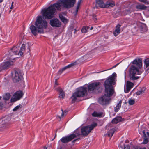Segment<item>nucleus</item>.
<instances>
[{"label":"nucleus","mask_w":149,"mask_h":149,"mask_svg":"<svg viewBox=\"0 0 149 149\" xmlns=\"http://www.w3.org/2000/svg\"><path fill=\"white\" fill-rule=\"evenodd\" d=\"M75 2V0L58 1L47 8L42 10L41 12L42 15L45 19H51L54 17L56 10H60L62 6L67 8H70L74 6Z\"/></svg>","instance_id":"f257e3e1"},{"label":"nucleus","mask_w":149,"mask_h":149,"mask_svg":"<svg viewBox=\"0 0 149 149\" xmlns=\"http://www.w3.org/2000/svg\"><path fill=\"white\" fill-rule=\"evenodd\" d=\"M117 74L113 73L111 76H109L105 81L104 85L105 87V95L107 96H112L114 90L112 85H114L117 81Z\"/></svg>","instance_id":"f03ea898"},{"label":"nucleus","mask_w":149,"mask_h":149,"mask_svg":"<svg viewBox=\"0 0 149 149\" xmlns=\"http://www.w3.org/2000/svg\"><path fill=\"white\" fill-rule=\"evenodd\" d=\"M47 22L45 19L42 18L41 16H38L35 23L36 26L38 29V33H43L44 29L47 28Z\"/></svg>","instance_id":"7ed1b4c3"},{"label":"nucleus","mask_w":149,"mask_h":149,"mask_svg":"<svg viewBox=\"0 0 149 149\" xmlns=\"http://www.w3.org/2000/svg\"><path fill=\"white\" fill-rule=\"evenodd\" d=\"M87 94V88L82 87L77 88L76 92L73 93L71 97L72 102H75L77 98L83 97Z\"/></svg>","instance_id":"20e7f679"},{"label":"nucleus","mask_w":149,"mask_h":149,"mask_svg":"<svg viewBox=\"0 0 149 149\" xmlns=\"http://www.w3.org/2000/svg\"><path fill=\"white\" fill-rule=\"evenodd\" d=\"M142 72L139 71V68L136 66L132 65L130 68L129 70L130 76L131 79L134 80L139 78V77L135 76V74H140Z\"/></svg>","instance_id":"39448f33"},{"label":"nucleus","mask_w":149,"mask_h":149,"mask_svg":"<svg viewBox=\"0 0 149 149\" xmlns=\"http://www.w3.org/2000/svg\"><path fill=\"white\" fill-rule=\"evenodd\" d=\"M9 117L0 119V131L8 128L11 124Z\"/></svg>","instance_id":"423d86ee"},{"label":"nucleus","mask_w":149,"mask_h":149,"mask_svg":"<svg viewBox=\"0 0 149 149\" xmlns=\"http://www.w3.org/2000/svg\"><path fill=\"white\" fill-rule=\"evenodd\" d=\"M97 125L96 123H94L91 125L84 127L81 129L82 135L84 136L87 135Z\"/></svg>","instance_id":"0eeeda50"},{"label":"nucleus","mask_w":149,"mask_h":149,"mask_svg":"<svg viewBox=\"0 0 149 149\" xmlns=\"http://www.w3.org/2000/svg\"><path fill=\"white\" fill-rule=\"evenodd\" d=\"M26 45L25 44H23L20 48V50L18 51L19 49L17 47L14 46L11 49V52L14 54L20 55L22 57L23 56V54L25 51L26 48Z\"/></svg>","instance_id":"6e6552de"},{"label":"nucleus","mask_w":149,"mask_h":149,"mask_svg":"<svg viewBox=\"0 0 149 149\" xmlns=\"http://www.w3.org/2000/svg\"><path fill=\"white\" fill-rule=\"evenodd\" d=\"M100 83L96 82L89 84L88 86V91L89 93H93L96 92L98 89L100 88Z\"/></svg>","instance_id":"1a4fd4ad"},{"label":"nucleus","mask_w":149,"mask_h":149,"mask_svg":"<svg viewBox=\"0 0 149 149\" xmlns=\"http://www.w3.org/2000/svg\"><path fill=\"white\" fill-rule=\"evenodd\" d=\"M23 94L22 91H17L11 97L10 100L11 102H15L20 100L22 98Z\"/></svg>","instance_id":"9d476101"},{"label":"nucleus","mask_w":149,"mask_h":149,"mask_svg":"<svg viewBox=\"0 0 149 149\" xmlns=\"http://www.w3.org/2000/svg\"><path fill=\"white\" fill-rule=\"evenodd\" d=\"M111 96H108L105 95H104L99 98L98 102L100 104L102 105H105L109 103L110 100V97Z\"/></svg>","instance_id":"9b49d317"},{"label":"nucleus","mask_w":149,"mask_h":149,"mask_svg":"<svg viewBox=\"0 0 149 149\" xmlns=\"http://www.w3.org/2000/svg\"><path fill=\"white\" fill-rule=\"evenodd\" d=\"M23 74L19 71H16L13 75V79L14 82H17L21 80L23 78Z\"/></svg>","instance_id":"f8f14e48"},{"label":"nucleus","mask_w":149,"mask_h":149,"mask_svg":"<svg viewBox=\"0 0 149 149\" xmlns=\"http://www.w3.org/2000/svg\"><path fill=\"white\" fill-rule=\"evenodd\" d=\"M76 137V135L74 134H72L70 135L65 136L62 138L60 140L63 143H66L70 141Z\"/></svg>","instance_id":"ddd939ff"},{"label":"nucleus","mask_w":149,"mask_h":149,"mask_svg":"<svg viewBox=\"0 0 149 149\" xmlns=\"http://www.w3.org/2000/svg\"><path fill=\"white\" fill-rule=\"evenodd\" d=\"M13 64L14 62L13 61L11 60L3 63L0 65L1 71L2 69L8 68L13 65Z\"/></svg>","instance_id":"4468645a"},{"label":"nucleus","mask_w":149,"mask_h":149,"mask_svg":"<svg viewBox=\"0 0 149 149\" xmlns=\"http://www.w3.org/2000/svg\"><path fill=\"white\" fill-rule=\"evenodd\" d=\"M50 24L52 27H59L61 25V23L57 19H53L50 20Z\"/></svg>","instance_id":"2eb2a0df"},{"label":"nucleus","mask_w":149,"mask_h":149,"mask_svg":"<svg viewBox=\"0 0 149 149\" xmlns=\"http://www.w3.org/2000/svg\"><path fill=\"white\" fill-rule=\"evenodd\" d=\"M142 60L141 59H135L131 63L133 64H135L138 66L139 69L142 66Z\"/></svg>","instance_id":"dca6fc26"},{"label":"nucleus","mask_w":149,"mask_h":149,"mask_svg":"<svg viewBox=\"0 0 149 149\" xmlns=\"http://www.w3.org/2000/svg\"><path fill=\"white\" fill-rule=\"evenodd\" d=\"M134 84L129 81L126 82V89L124 90L125 92L127 93L129 92L131 89L133 87Z\"/></svg>","instance_id":"f3484780"},{"label":"nucleus","mask_w":149,"mask_h":149,"mask_svg":"<svg viewBox=\"0 0 149 149\" xmlns=\"http://www.w3.org/2000/svg\"><path fill=\"white\" fill-rule=\"evenodd\" d=\"M144 68L146 72H149V59L146 58L144 61Z\"/></svg>","instance_id":"a211bd4d"},{"label":"nucleus","mask_w":149,"mask_h":149,"mask_svg":"<svg viewBox=\"0 0 149 149\" xmlns=\"http://www.w3.org/2000/svg\"><path fill=\"white\" fill-rule=\"evenodd\" d=\"M75 64V63H71L65 67L62 68L60 69L58 72V74L59 75L61 74L62 72L65 71L66 69L69 68L72 66L74 65Z\"/></svg>","instance_id":"6ab92c4d"},{"label":"nucleus","mask_w":149,"mask_h":149,"mask_svg":"<svg viewBox=\"0 0 149 149\" xmlns=\"http://www.w3.org/2000/svg\"><path fill=\"white\" fill-rule=\"evenodd\" d=\"M115 5V3L112 0H108L105 4L104 8L113 7Z\"/></svg>","instance_id":"aec40b11"},{"label":"nucleus","mask_w":149,"mask_h":149,"mask_svg":"<svg viewBox=\"0 0 149 149\" xmlns=\"http://www.w3.org/2000/svg\"><path fill=\"white\" fill-rule=\"evenodd\" d=\"M30 29L31 30L32 33L34 36H36L37 35V32L38 33V29L33 25H31L30 27Z\"/></svg>","instance_id":"412c9836"},{"label":"nucleus","mask_w":149,"mask_h":149,"mask_svg":"<svg viewBox=\"0 0 149 149\" xmlns=\"http://www.w3.org/2000/svg\"><path fill=\"white\" fill-rule=\"evenodd\" d=\"M119 146L120 147V149H130L129 145H125L124 142L123 141H121Z\"/></svg>","instance_id":"4be33fe9"},{"label":"nucleus","mask_w":149,"mask_h":149,"mask_svg":"<svg viewBox=\"0 0 149 149\" xmlns=\"http://www.w3.org/2000/svg\"><path fill=\"white\" fill-rule=\"evenodd\" d=\"M121 25L118 24L116 26V29L113 32L114 35L115 36H117L120 33V27H121Z\"/></svg>","instance_id":"5701e85b"},{"label":"nucleus","mask_w":149,"mask_h":149,"mask_svg":"<svg viewBox=\"0 0 149 149\" xmlns=\"http://www.w3.org/2000/svg\"><path fill=\"white\" fill-rule=\"evenodd\" d=\"M96 3L100 7L102 8H104L105 3L103 0H96Z\"/></svg>","instance_id":"b1692460"},{"label":"nucleus","mask_w":149,"mask_h":149,"mask_svg":"<svg viewBox=\"0 0 149 149\" xmlns=\"http://www.w3.org/2000/svg\"><path fill=\"white\" fill-rule=\"evenodd\" d=\"M122 118L120 116H118L113 119L112 121V123L113 124H116L122 121Z\"/></svg>","instance_id":"393cba45"},{"label":"nucleus","mask_w":149,"mask_h":149,"mask_svg":"<svg viewBox=\"0 0 149 149\" xmlns=\"http://www.w3.org/2000/svg\"><path fill=\"white\" fill-rule=\"evenodd\" d=\"M57 90L59 93V97L63 98L65 97V93L63 90L60 88H58Z\"/></svg>","instance_id":"a878e982"},{"label":"nucleus","mask_w":149,"mask_h":149,"mask_svg":"<svg viewBox=\"0 0 149 149\" xmlns=\"http://www.w3.org/2000/svg\"><path fill=\"white\" fill-rule=\"evenodd\" d=\"M59 17L61 21L64 23L66 24L68 22V20L63 16L62 14L61 13L59 14Z\"/></svg>","instance_id":"bb28decb"},{"label":"nucleus","mask_w":149,"mask_h":149,"mask_svg":"<svg viewBox=\"0 0 149 149\" xmlns=\"http://www.w3.org/2000/svg\"><path fill=\"white\" fill-rule=\"evenodd\" d=\"M142 133L143 135V142L141 143V144H146L148 143V138H147L145 131L143 130L142 131Z\"/></svg>","instance_id":"cd10ccee"},{"label":"nucleus","mask_w":149,"mask_h":149,"mask_svg":"<svg viewBox=\"0 0 149 149\" xmlns=\"http://www.w3.org/2000/svg\"><path fill=\"white\" fill-rule=\"evenodd\" d=\"M115 131V129L113 128L111 129H110L107 132V133L108 136L109 137H110L111 138L113 135Z\"/></svg>","instance_id":"c85d7f7f"},{"label":"nucleus","mask_w":149,"mask_h":149,"mask_svg":"<svg viewBox=\"0 0 149 149\" xmlns=\"http://www.w3.org/2000/svg\"><path fill=\"white\" fill-rule=\"evenodd\" d=\"M122 103V101L120 100L119 101L118 104H117L116 107L114 108V111L116 112H117L121 107V104Z\"/></svg>","instance_id":"c756f323"},{"label":"nucleus","mask_w":149,"mask_h":149,"mask_svg":"<svg viewBox=\"0 0 149 149\" xmlns=\"http://www.w3.org/2000/svg\"><path fill=\"white\" fill-rule=\"evenodd\" d=\"M136 8L137 9L141 10H145L147 8V7L142 4H139L136 6Z\"/></svg>","instance_id":"7c9ffc66"},{"label":"nucleus","mask_w":149,"mask_h":149,"mask_svg":"<svg viewBox=\"0 0 149 149\" xmlns=\"http://www.w3.org/2000/svg\"><path fill=\"white\" fill-rule=\"evenodd\" d=\"M92 116L94 117H100L102 115V113L100 112L94 111L92 114Z\"/></svg>","instance_id":"2f4dec72"},{"label":"nucleus","mask_w":149,"mask_h":149,"mask_svg":"<svg viewBox=\"0 0 149 149\" xmlns=\"http://www.w3.org/2000/svg\"><path fill=\"white\" fill-rule=\"evenodd\" d=\"M10 93H6L3 96V99L5 101L8 100L10 99Z\"/></svg>","instance_id":"473e14b6"},{"label":"nucleus","mask_w":149,"mask_h":149,"mask_svg":"<svg viewBox=\"0 0 149 149\" xmlns=\"http://www.w3.org/2000/svg\"><path fill=\"white\" fill-rule=\"evenodd\" d=\"M82 0H79L78 2L75 11V13L74 14L75 15H76L79 9V8L80 7V5L82 1Z\"/></svg>","instance_id":"72a5a7b5"},{"label":"nucleus","mask_w":149,"mask_h":149,"mask_svg":"<svg viewBox=\"0 0 149 149\" xmlns=\"http://www.w3.org/2000/svg\"><path fill=\"white\" fill-rule=\"evenodd\" d=\"M130 10L129 8H127L124 9L122 13V15H125L129 13Z\"/></svg>","instance_id":"f704fd0d"},{"label":"nucleus","mask_w":149,"mask_h":149,"mask_svg":"<svg viewBox=\"0 0 149 149\" xmlns=\"http://www.w3.org/2000/svg\"><path fill=\"white\" fill-rule=\"evenodd\" d=\"M145 90V88H142L140 90L136 92V94L138 95H141L144 93Z\"/></svg>","instance_id":"c9c22d12"},{"label":"nucleus","mask_w":149,"mask_h":149,"mask_svg":"<svg viewBox=\"0 0 149 149\" xmlns=\"http://www.w3.org/2000/svg\"><path fill=\"white\" fill-rule=\"evenodd\" d=\"M67 111L65 110L63 111L62 109L61 110V111L58 114H61V118H63L67 114Z\"/></svg>","instance_id":"e433bc0d"},{"label":"nucleus","mask_w":149,"mask_h":149,"mask_svg":"<svg viewBox=\"0 0 149 149\" xmlns=\"http://www.w3.org/2000/svg\"><path fill=\"white\" fill-rule=\"evenodd\" d=\"M89 28V27L88 26H84L81 29V32L83 33H86L87 31V30Z\"/></svg>","instance_id":"4c0bfd02"},{"label":"nucleus","mask_w":149,"mask_h":149,"mask_svg":"<svg viewBox=\"0 0 149 149\" xmlns=\"http://www.w3.org/2000/svg\"><path fill=\"white\" fill-rule=\"evenodd\" d=\"M135 99H129L128 101V103L130 105L134 104L135 103Z\"/></svg>","instance_id":"58836bf2"},{"label":"nucleus","mask_w":149,"mask_h":149,"mask_svg":"<svg viewBox=\"0 0 149 149\" xmlns=\"http://www.w3.org/2000/svg\"><path fill=\"white\" fill-rule=\"evenodd\" d=\"M141 2L144 3L146 4H149V0H139Z\"/></svg>","instance_id":"ea45409f"},{"label":"nucleus","mask_w":149,"mask_h":149,"mask_svg":"<svg viewBox=\"0 0 149 149\" xmlns=\"http://www.w3.org/2000/svg\"><path fill=\"white\" fill-rule=\"evenodd\" d=\"M144 31H146L147 30V27L145 24H143L141 26Z\"/></svg>","instance_id":"a19ab883"},{"label":"nucleus","mask_w":149,"mask_h":149,"mask_svg":"<svg viewBox=\"0 0 149 149\" xmlns=\"http://www.w3.org/2000/svg\"><path fill=\"white\" fill-rule=\"evenodd\" d=\"M21 107V105H19L15 107L13 110V111H14L17 110L20 108Z\"/></svg>","instance_id":"79ce46f5"},{"label":"nucleus","mask_w":149,"mask_h":149,"mask_svg":"<svg viewBox=\"0 0 149 149\" xmlns=\"http://www.w3.org/2000/svg\"><path fill=\"white\" fill-rule=\"evenodd\" d=\"M93 19L95 21V22H97V19L96 17L95 16H93Z\"/></svg>","instance_id":"37998d69"},{"label":"nucleus","mask_w":149,"mask_h":149,"mask_svg":"<svg viewBox=\"0 0 149 149\" xmlns=\"http://www.w3.org/2000/svg\"><path fill=\"white\" fill-rule=\"evenodd\" d=\"M137 149H146L145 147H141L139 146L137 147Z\"/></svg>","instance_id":"c03bdc74"},{"label":"nucleus","mask_w":149,"mask_h":149,"mask_svg":"<svg viewBox=\"0 0 149 149\" xmlns=\"http://www.w3.org/2000/svg\"><path fill=\"white\" fill-rule=\"evenodd\" d=\"M3 103L0 102V109H1L3 107Z\"/></svg>","instance_id":"a18cd8bd"},{"label":"nucleus","mask_w":149,"mask_h":149,"mask_svg":"<svg viewBox=\"0 0 149 149\" xmlns=\"http://www.w3.org/2000/svg\"><path fill=\"white\" fill-rule=\"evenodd\" d=\"M55 85H58V84L57 82V79H56L55 81Z\"/></svg>","instance_id":"49530a36"},{"label":"nucleus","mask_w":149,"mask_h":149,"mask_svg":"<svg viewBox=\"0 0 149 149\" xmlns=\"http://www.w3.org/2000/svg\"><path fill=\"white\" fill-rule=\"evenodd\" d=\"M13 8V5H11V7H10V9H12Z\"/></svg>","instance_id":"de8ad7c7"},{"label":"nucleus","mask_w":149,"mask_h":149,"mask_svg":"<svg viewBox=\"0 0 149 149\" xmlns=\"http://www.w3.org/2000/svg\"><path fill=\"white\" fill-rule=\"evenodd\" d=\"M58 117L59 118V120H60L61 119V117L59 115H58Z\"/></svg>","instance_id":"09e8293b"},{"label":"nucleus","mask_w":149,"mask_h":149,"mask_svg":"<svg viewBox=\"0 0 149 149\" xmlns=\"http://www.w3.org/2000/svg\"><path fill=\"white\" fill-rule=\"evenodd\" d=\"M78 139H75L74 140L72 141L73 142H74L76 141H77V140Z\"/></svg>","instance_id":"8fccbe9b"},{"label":"nucleus","mask_w":149,"mask_h":149,"mask_svg":"<svg viewBox=\"0 0 149 149\" xmlns=\"http://www.w3.org/2000/svg\"><path fill=\"white\" fill-rule=\"evenodd\" d=\"M147 134L148 136H149V133L148 132H147Z\"/></svg>","instance_id":"3c124183"},{"label":"nucleus","mask_w":149,"mask_h":149,"mask_svg":"<svg viewBox=\"0 0 149 149\" xmlns=\"http://www.w3.org/2000/svg\"><path fill=\"white\" fill-rule=\"evenodd\" d=\"M3 0H0V3L2 2V1H3Z\"/></svg>","instance_id":"603ef678"},{"label":"nucleus","mask_w":149,"mask_h":149,"mask_svg":"<svg viewBox=\"0 0 149 149\" xmlns=\"http://www.w3.org/2000/svg\"><path fill=\"white\" fill-rule=\"evenodd\" d=\"M93 29V27H91V28H90V30H92Z\"/></svg>","instance_id":"864d4df0"},{"label":"nucleus","mask_w":149,"mask_h":149,"mask_svg":"<svg viewBox=\"0 0 149 149\" xmlns=\"http://www.w3.org/2000/svg\"><path fill=\"white\" fill-rule=\"evenodd\" d=\"M43 149H47V148H46V147H44L43 148Z\"/></svg>","instance_id":"5fc2aeb1"},{"label":"nucleus","mask_w":149,"mask_h":149,"mask_svg":"<svg viewBox=\"0 0 149 149\" xmlns=\"http://www.w3.org/2000/svg\"><path fill=\"white\" fill-rule=\"evenodd\" d=\"M13 3H14L13 2H12V3L11 5H13Z\"/></svg>","instance_id":"6e6d98bb"},{"label":"nucleus","mask_w":149,"mask_h":149,"mask_svg":"<svg viewBox=\"0 0 149 149\" xmlns=\"http://www.w3.org/2000/svg\"><path fill=\"white\" fill-rule=\"evenodd\" d=\"M80 135V134H77V135Z\"/></svg>","instance_id":"4d7b16f0"},{"label":"nucleus","mask_w":149,"mask_h":149,"mask_svg":"<svg viewBox=\"0 0 149 149\" xmlns=\"http://www.w3.org/2000/svg\"><path fill=\"white\" fill-rule=\"evenodd\" d=\"M126 141V142H128V140Z\"/></svg>","instance_id":"13d9d810"},{"label":"nucleus","mask_w":149,"mask_h":149,"mask_svg":"<svg viewBox=\"0 0 149 149\" xmlns=\"http://www.w3.org/2000/svg\"><path fill=\"white\" fill-rule=\"evenodd\" d=\"M111 69V68H110V69H109L107 70H105V71L107 70H110Z\"/></svg>","instance_id":"bf43d9fd"},{"label":"nucleus","mask_w":149,"mask_h":149,"mask_svg":"<svg viewBox=\"0 0 149 149\" xmlns=\"http://www.w3.org/2000/svg\"><path fill=\"white\" fill-rule=\"evenodd\" d=\"M2 97L1 96H0V100L1 98Z\"/></svg>","instance_id":"052dcab7"},{"label":"nucleus","mask_w":149,"mask_h":149,"mask_svg":"<svg viewBox=\"0 0 149 149\" xmlns=\"http://www.w3.org/2000/svg\"><path fill=\"white\" fill-rule=\"evenodd\" d=\"M56 133L55 135V137H56Z\"/></svg>","instance_id":"680f3d73"},{"label":"nucleus","mask_w":149,"mask_h":149,"mask_svg":"<svg viewBox=\"0 0 149 149\" xmlns=\"http://www.w3.org/2000/svg\"><path fill=\"white\" fill-rule=\"evenodd\" d=\"M0 71H1V69H0Z\"/></svg>","instance_id":"e2e57ef3"}]
</instances>
